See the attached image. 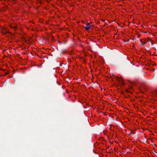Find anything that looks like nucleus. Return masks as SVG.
Here are the masks:
<instances>
[{"label": "nucleus", "instance_id": "10", "mask_svg": "<svg viewBox=\"0 0 157 157\" xmlns=\"http://www.w3.org/2000/svg\"><path fill=\"white\" fill-rule=\"evenodd\" d=\"M109 143H110V144H112V143H111V142H109Z\"/></svg>", "mask_w": 157, "mask_h": 157}, {"label": "nucleus", "instance_id": "4", "mask_svg": "<svg viewBox=\"0 0 157 157\" xmlns=\"http://www.w3.org/2000/svg\"><path fill=\"white\" fill-rule=\"evenodd\" d=\"M141 44L143 45H144L146 43V41L144 40H141Z\"/></svg>", "mask_w": 157, "mask_h": 157}, {"label": "nucleus", "instance_id": "1", "mask_svg": "<svg viewBox=\"0 0 157 157\" xmlns=\"http://www.w3.org/2000/svg\"><path fill=\"white\" fill-rule=\"evenodd\" d=\"M117 82L119 83V85H124V80L122 78H118Z\"/></svg>", "mask_w": 157, "mask_h": 157}, {"label": "nucleus", "instance_id": "5", "mask_svg": "<svg viewBox=\"0 0 157 157\" xmlns=\"http://www.w3.org/2000/svg\"><path fill=\"white\" fill-rule=\"evenodd\" d=\"M132 87H130L129 89L126 90V92L127 93H131L132 91Z\"/></svg>", "mask_w": 157, "mask_h": 157}, {"label": "nucleus", "instance_id": "9", "mask_svg": "<svg viewBox=\"0 0 157 157\" xmlns=\"http://www.w3.org/2000/svg\"><path fill=\"white\" fill-rule=\"evenodd\" d=\"M51 36L52 39L54 38V37L53 36Z\"/></svg>", "mask_w": 157, "mask_h": 157}, {"label": "nucleus", "instance_id": "8", "mask_svg": "<svg viewBox=\"0 0 157 157\" xmlns=\"http://www.w3.org/2000/svg\"><path fill=\"white\" fill-rule=\"evenodd\" d=\"M8 74V73L7 72L4 75V76H5Z\"/></svg>", "mask_w": 157, "mask_h": 157}, {"label": "nucleus", "instance_id": "2", "mask_svg": "<svg viewBox=\"0 0 157 157\" xmlns=\"http://www.w3.org/2000/svg\"><path fill=\"white\" fill-rule=\"evenodd\" d=\"M90 25V24L89 23H87L86 26L85 27V29L87 30V29H93V28H92V27Z\"/></svg>", "mask_w": 157, "mask_h": 157}, {"label": "nucleus", "instance_id": "12", "mask_svg": "<svg viewBox=\"0 0 157 157\" xmlns=\"http://www.w3.org/2000/svg\"><path fill=\"white\" fill-rule=\"evenodd\" d=\"M107 136V138H108V136Z\"/></svg>", "mask_w": 157, "mask_h": 157}, {"label": "nucleus", "instance_id": "11", "mask_svg": "<svg viewBox=\"0 0 157 157\" xmlns=\"http://www.w3.org/2000/svg\"><path fill=\"white\" fill-rule=\"evenodd\" d=\"M106 21H108V20H107Z\"/></svg>", "mask_w": 157, "mask_h": 157}, {"label": "nucleus", "instance_id": "7", "mask_svg": "<svg viewBox=\"0 0 157 157\" xmlns=\"http://www.w3.org/2000/svg\"><path fill=\"white\" fill-rule=\"evenodd\" d=\"M155 94H156V95H155V93H154V95L156 97H157V91L156 92Z\"/></svg>", "mask_w": 157, "mask_h": 157}, {"label": "nucleus", "instance_id": "3", "mask_svg": "<svg viewBox=\"0 0 157 157\" xmlns=\"http://www.w3.org/2000/svg\"><path fill=\"white\" fill-rule=\"evenodd\" d=\"M3 30H0V33H2V34H3L4 35H5L7 33H9V34H10V35H12V34L10 32L7 31L6 32H3Z\"/></svg>", "mask_w": 157, "mask_h": 157}, {"label": "nucleus", "instance_id": "6", "mask_svg": "<svg viewBox=\"0 0 157 157\" xmlns=\"http://www.w3.org/2000/svg\"><path fill=\"white\" fill-rule=\"evenodd\" d=\"M102 21H104L105 22V24H106V25H107V24H106V23H107L106 22H105V20H102Z\"/></svg>", "mask_w": 157, "mask_h": 157}]
</instances>
